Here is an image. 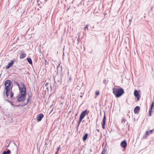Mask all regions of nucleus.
Here are the masks:
<instances>
[{"mask_svg": "<svg viewBox=\"0 0 154 154\" xmlns=\"http://www.w3.org/2000/svg\"><path fill=\"white\" fill-rule=\"evenodd\" d=\"M119 88H113L112 90L113 93L116 97H119L122 96L124 93L123 89L118 87Z\"/></svg>", "mask_w": 154, "mask_h": 154, "instance_id": "obj_1", "label": "nucleus"}, {"mask_svg": "<svg viewBox=\"0 0 154 154\" xmlns=\"http://www.w3.org/2000/svg\"><path fill=\"white\" fill-rule=\"evenodd\" d=\"M20 87L19 88L20 93L21 94L25 95L26 89L25 85L22 83H20Z\"/></svg>", "mask_w": 154, "mask_h": 154, "instance_id": "obj_2", "label": "nucleus"}, {"mask_svg": "<svg viewBox=\"0 0 154 154\" xmlns=\"http://www.w3.org/2000/svg\"><path fill=\"white\" fill-rule=\"evenodd\" d=\"M11 81L9 80H7L5 81V89L9 90V87L11 84Z\"/></svg>", "mask_w": 154, "mask_h": 154, "instance_id": "obj_3", "label": "nucleus"}, {"mask_svg": "<svg viewBox=\"0 0 154 154\" xmlns=\"http://www.w3.org/2000/svg\"><path fill=\"white\" fill-rule=\"evenodd\" d=\"M16 61L15 59H14L13 60H11L10 62L8 63V65L6 66V69H8L13 66L14 64V62Z\"/></svg>", "mask_w": 154, "mask_h": 154, "instance_id": "obj_4", "label": "nucleus"}, {"mask_svg": "<svg viewBox=\"0 0 154 154\" xmlns=\"http://www.w3.org/2000/svg\"><path fill=\"white\" fill-rule=\"evenodd\" d=\"M54 80L55 82H56L57 83H58L60 85L62 83L61 76H57L55 78H55H54Z\"/></svg>", "mask_w": 154, "mask_h": 154, "instance_id": "obj_5", "label": "nucleus"}, {"mask_svg": "<svg viewBox=\"0 0 154 154\" xmlns=\"http://www.w3.org/2000/svg\"><path fill=\"white\" fill-rule=\"evenodd\" d=\"M89 113V112L87 109L85 110L84 111H83L81 114L80 115V117L82 119H83L85 116L86 114H88Z\"/></svg>", "mask_w": 154, "mask_h": 154, "instance_id": "obj_6", "label": "nucleus"}, {"mask_svg": "<svg viewBox=\"0 0 154 154\" xmlns=\"http://www.w3.org/2000/svg\"><path fill=\"white\" fill-rule=\"evenodd\" d=\"M106 117L105 116V113H104V116L102 122V128L103 129H105V125L106 124Z\"/></svg>", "mask_w": 154, "mask_h": 154, "instance_id": "obj_7", "label": "nucleus"}, {"mask_svg": "<svg viewBox=\"0 0 154 154\" xmlns=\"http://www.w3.org/2000/svg\"><path fill=\"white\" fill-rule=\"evenodd\" d=\"M44 117V115L41 113L38 115L36 117V119L38 122L40 121Z\"/></svg>", "mask_w": 154, "mask_h": 154, "instance_id": "obj_8", "label": "nucleus"}, {"mask_svg": "<svg viewBox=\"0 0 154 154\" xmlns=\"http://www.w3.org/2000/svg\"><path fill=\"white\" fill-rule=\"evenodd\" d=\"M25 95H23V94H21L17 100V101L20 102L22 101H23L25 99L24 98Z\"/></svg>", "mask_w": 154, "mask_h": 154, "instance_id": "obj_9", "label": "nucleus"}, {"mask_svg": "<svg viewBox=\"0 0 154 154\" xmlns=\"http://www.w3.org/2000/svg\"><path fill=\"white\" fill-rule=\"evenodd\" d=\"M134 96L137 97V100L138 101L139 100V99L140 97V94L136 90H135L134 92Z\"/></svg>", "mask_w": 154, "mask_h": 154, "instance_id": "obj_10", "label": "nucleus"}, {"mask_svg": "<svg viewBox=\"0 0 154 154\" xmlns=\"http://www.w3.org/2000/svg\"><path fill=\"white\" fill-rule=\"evenodd\" d=\"M20 55V59H23L26 56V54L24 53V51H22L19 54Z\"/></svg>", "mask_w": 154, "mask_h": 154, "instance_id": "obj_11", "label": "nucleus"}, {"mask_svg": "<svg viewBox=\"0 0 154 154\" xmlns=\"http://www.w3.org/2000/svg\"><path fill=\"white\" fill-rule=\"evenodd\" d=\"M127 144L126 141L124 140L121 143V146L122 147L125 148L126 147Z\"/></svg>", "mask_w": 154, "mask_h": 154, "instance_id": "obj_12", "label": "nucleus"}, {"mask_svg": "<svg viewBox=\"0 0 154 154\" xmlns=\"http://www.w3.org/2000/svg\"><path fill=\"white\" fill-rule=\"evenodd\" d=\"M140 107L139 106H136L134 109V112L135 114H137L139 112V111L140 110Z\"/></svg>", "mask_w": 154, "mask_h": 154, "instance_id": "obj_13", "label": "nucleus"}, {"mask_svg": "<svg viewBox=\"0 0 154 154\" xmlns=\"http://www.w3.org/2000/svg\"><path fill=\"white\" fill-rule=\"evenodd\" d=\"M154 106V102L153 101L151 106V107L150 109H149V116H151V112H152V110L153 108V107Z\"/></svg>", "mask_w": 154, "mask_h": 154, "instance_id": "obj_14", "label": "nucleus"}, {"mask_svg": "<svg viewBox=\"0 0 154 154\" xmlns=\"http://www.w3.org/2000/svg\"><path fill=\"white\" fill-rule=\"evenodd\" d=\"M88 134L87 133H86L83 136L82 139H83V140L84 141H85V140H86L87 138L88 137Z\"/></svg>", "mask_w": 154, "mask_h": 154, "instance_id": "obj_15", "label": "nucleus"}, {"mask_svg": "<svg viewBox=\"0 0 154 154\" xmlns=\"http://www.w3.org/2000/svg\"><path fill=\"white\" fill-rule=\"evenodd\" d=\"M5 91H6L5 93H4V94H6L7 97L9 96V89H5Z\"/></svg>", "mask_w": 154, "mask_h": 154, "instance_id": "obj_16", "label": "nucleus"}, {"mask_svg": "<svg viewBox=\"0 0 154 154\" xmlns=\"http://www.w3.org/2000/svg\"><path fill=\"white\" fill-rule=\"evenodd\" d=\"M27 60L29 62V63L30 64H32V60L30 58H27Z\"/></svg>", "mask_w": 154, "mask_h": 154, "instance_id": "obj_17", "label": "nucleus"}, {"mask_svg": "<svg viewBox=\"0 0 154 154\" xmlns=\"http://www.w3.org/2000/svg\"><path fill=\"white\" fill-rule=\"evenodd\" d=\"M10 152V150H8L7 151H4L3 153V154H9Z\"/></svg>", "mask_w": 154, "mask_h": 154, "instance_id": "obj_18", "label": "nucleus"}, {"mask_svg": "<svg viewBox=\"0 0 154 154\" xmlns=\"http://www.w3.org/2000/svg\"><path fill=\"white\" fill-rule=\"evenodd\" d=\"M149 131H146V136L145 138H146L149 135Z\"/></svg>", "mask_w": 154, "mask_h": 154, "instance_id": "obj_19", "label": "nucleus"}, {"mask_svg": "<svg viewBox=\"0 0 154 154\" xmlns=\"http://www.w3.org/2000/svg\"><path fill=\"white\" fill-rule=\"evenodd\" d=\"M126 121V120L125 118H123L121 120V122H122V123L124 124V123H125V122Z\"/></svg>", "mask_w": 154, "mask_h": 154, "instance_id": "obj_20", "label": "nucleus"}, {"mask_svg": "<svg viewBox=\"0 0 154 154\" xmlns=\"http://www.w3.org/2000/svg\"><path fill=\"white\" fill-rule=\"evenodd\" d=\"M14 85H17L18 87L19 88H20V85H19V84L17 82H15L14 83Z\"/></svg>", "mask_w": 154, "mask_h": 154, "instance_id": "obj_21", "label": "nucleus"}, {"mask_svg": "<svg viewBox=\"0 0 154 154\" xmlns=\"http://www.w3.org/2000/svg\"><path fill=\"white\" fill-rule=\"evenodd\" d=\"M14 94V93L12 91H11L10 93V97L11 98H12V97L13 96Z\"/></svg>", "mask_w": 154, "mask_h": 154, "instance_id": "obj_22", "label": "nucleus"}, {"mask_svg": "<svg viewBox=\"0 0 154 154\" xmlns=\"http://www.w3.org/2000/svg\"><path fill=\"white\" fill-rule=\"evenodd\" d=\"M106 152V150L105 149H104L102 152L101 154H105Z\"/></svg>", "mask_w": 154, "mask_h": 154, "instance_id": "obj_23", "label": "nucleus"}, {"mask_svg": "<svg viewBox=\"0 0 154 154\" xmlns=\"http://www.w3.org/2000/svg\"><path fill=\"white\" fill-rule=\"evenodd\" d=\"M103 83L106 85V84L107 83V81H106V79H104L103 81Z\"/></svg>", "mask_w": 154, "mask_h": 154, "instance_id": "obj_24", "label": "nucleus"}, {"mask_svg": "<svg viewBox=\"0 0 154 154\" xmlns=\"http://www.w3.org/2000/svg\"><path fill=\"white\" fill-rule=\"evenodd\" d=\"M82 119H82L80 117L79 119V121H78V123H79V124H80V123H81V122L82 120Z\"/></svg>", "mask_w": 154, "mask_h": 154, "instance_id": "obj_25", "label": "nucleus"}, {"mask_svg": "<svg viewBox=\"0 0 154 154\" xmlns=\"http://www.w3.org/2000/svg\"><path fill=\"white\" fill-rule=\"evenodd\" d=\"M88 25H86V26L84 28V30H85L86 29H88Z\"/></svg>", "mask_w": 154, "mask_h": 154, "instance_id": "obj_26", "label": "nucleus"}, {"mask_svg": "<svg viewBox=\"0 0 154 154\" xmlns=\"http://www.w3.org/2000/svg\"><path fill=\"white\" fill-rule=\"evenodd\" d=\"M29 98H28L27 100V102L26 103H25L24 104H23L22 105V106H25V105H26L27 103L28 102H29Z\"/></svg>", "mask_w": 154, "mask_h": 154, "instance_id": "obj_27", "label": "nucleus"}, {"mask_svg": "<svg viewBox=\"0 0 154 154\" xmlns=\"http://www.w3.org/2000/svg\"><path fill=\"white\" fill-rule=\"evenodd\" d=\"M100 94V92L99 91H96L95 93V94L96 96Z\"/></svg>", "mask_w": 154, "mask_h": 154, "instance_id": "obj_28", "label": "nucleus"}, {"mask_svg": "<svg viewBox=\"0 0 154 154\" xmlns=\"http://www.w3.org/2000/svg\"><path fill=\"white\" fill-rule=\"evenodd\" d=\"M5 100H6L8 101V102H9L12 105V106L14 105L9 100H6L5 99Z\"/></svg>", "mask_w": 154, "mask_h": 154, "instance_id": "obj_29", "label": "nucleus"}, {"mask_svg": "<svg viewBox=\"0 0 154 154\" xmlns=\"http://www.w3.org/2000/svg\"><path fill=\"white\" fill-rule=\"evenodd\" d=\"M154 131V130H150L149 131V133L151 134H152L153 133V132Z\"/></svg>", "mask_w": 154, "mask_h": 154, "instance_id": "obj_30", "label": "nucleus"}, {"mask_svg": "<svg viewBox=\"0 0 154 154\" xmlns=\"http://www.w3.org/2000/svg\"><path fill=\"white\" fill-rule=\"evenodd\" d=\"M60 149V146H59V147H58L57 148V151L58 152V151Z\"/></svg>", "mask_w": 154, "mask_h": 154, "instance_id": "obj_31", "label": "nucleus"}, {"mask_svg": "<svg viewBox=\"0 0 154 154\" xmlns=\"http://www.w3.org/2000/svg\"><path fill=\"white\" fill-rule=\"evenodd\" d=\"M80 32H79V33H78V35H79V37L80 36Z\"/></svg>", "mask_w": 154, "mask_h": 154, "instance_id": "obj_32", "label": "nucleus"}, {"mask_svg": "<svg viewBox=\"0 0 154 154\" xmlns=\"http://www.w3.org/2000/svg\"><path fill=\"white\" fill-rule=\"evenodd\" d=\"M79 125L80 124H79V123H78L77 125V127L78 128Z\"/></svg>", "mask_w": 154, "mask_h": 154, "instance_id": "obj_33", "label": "nucleus"}, {"mask_svg": "<svg viewBox=\"0 0 154 154\" xmlns=\"http://www.w3.org/2000/svg\"><path fill=\"white\" fill-rule=\"evenodd\" d=\"M132 19H130V20H129V22H131V21H132Z\"/></svg>", "mask_w": 154, "mask_h": 154, "instance_id": "obj_34", "label": "nucleus"}, {"mask_svg": "<svg viewBox=\"0 0 154 154\" xmlns=\"http://www.w3.org/2000/svg\"><path fill=\"white\" fill-rule=\"evenodd\" d=\"M97 131L98 132H99V130L98 129H97Z\"/></svg>", "mask_w": 154, "mask_h": 154, "instance_id": "obj_35", "label": "nucleus"}, {"mask_svg": "<svg viewBox=\"0 0 154 154\" xmlns=\"http://www.w3.org/2000/svg\"><path fill=\"white\" fill-rule=\"evenodd\" d=\"M58 151H57L56 152L55 154H57V153H58Z\"/></svg>", "mask_w": 154, "mask_h": 154, "instance_id": "obj_36", "label": "nucleus"}, {"mask_svg": "<svg viewBox=\"0 0 154 154\" xmlns=\"http://www.w3.org/2000/svg\"><path fill=\"white\" fill-rule=\"evenodd\" d=\"M48 84V83H46V84H45V86H46Z\"/></svg>", "mask_w": 154, "mask_h": 154, "instance_id": "obj_37", "label": "nucleus"}, {"mask_svg": "<svg viewBox=\"0 0 154 154\" xmlns=\"http://www.w3.org/2000/svg\"><path fill=\"white\" fill-rule=\"evenodd\" d=\"M80 97H82V95H81L80 96Z\"/></svg>", "mask_w": 154, "mask_h": 154, "instance_id": "obj_38", "label": "nucleus"}, {"mask_svg": "<svg viewBox=\"0 0 154 154\" xmlns=\"http://www.w3.org/2000/svg\"><path fill=\"white\" fill-rule=\"evenodd\" d=\"M69 9V8H68V9H67L66 11H67L68 10V9Z\"/></svg>", "mask_w": 154, "mask_h": 154, "instance_id": "obj_39", "label": "nucleus"}, {"mask_svg": "<svg viewBox=\"0 0 154 154\" xmlns=\"http://www.w3.org/2000/svg\"><path fill=\"white\" fill-rule=\"evenodd\" d=\"M94 28V26H93V27H92V28Z\"/></svg>", "mask_w": 154, "mask_h": 154, "instance_id": "obj_40", "label": "nucleus"}, {"mask_svg": "<svg viewBox=\"0 0 154 154\" xmlns=\"http://www.w3.org/2000/svg\"><path fill=\"white\" fill-rule=\"evenodd\" d=\"M19 105H17V106H18Z\"/></svg>", "mask_w": 154, "mask_h": 154, "instance_id": "obj_41", "label": "nucleus"}]
</instances>
